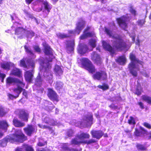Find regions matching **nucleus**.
<instances>
[{
  "mask_svg": "<svg viewBox=\"0 0 151 151\" xmlns=\"http://www.w3.org/2000/svg\"><path fill=\"white\" fill-rule=\"evenodd\" d=\"M129 58L131 61L129 66L130 72L132 76H137V71L139 70L138 64L140 63V62L132 53L130 54Z\"/></svg>",
  "mask_w": 151,
  "mask_h": 151,
  "instance_id": "20e7f679",
  "label": "nucleus"
},
{
  "mask_svg": "<svg viewBox=\"0 0 151 151\" xmlns=\"http://www.w3.org/2000/svg\"><path fill=\"white\" fill-rule=\"evenodd\" d=\"M105 31L107 35L113 39V47L119 50H128L127 45L118 35L114 34L113 32L106 28Z\"/></svg>",
  "mask_w": 151,
  "mask_h": 151,
  "instance_id": "7ed1b4c3",
  "label": "nucleus"
},
{
  "mask_svg": "<svg viewBox=\"0 0 151 151\" xmlns=\"http://www.w3.org/2000/svg\"><path fill=\"white\" fill-rule=\"evenodd\" d=\"M49 150L48 149H46L45 148H42V149L40 150L39 149H37L36 151H48Z\"/></svg>",
  "mask_w": 151,
  "mask_h": 151,
  "instance_id": "774afa93",
  "label": "nucleus"
},
{
  "mask_svg": "<svg viewBox=\"0 0 151 151\" xmlns=\"http://www.w3.org/2000/svg\"><path fill=\"white\" fill-rule=\"evenodd\" d=\"M81 144H83V140L78 141L77 138L73 139L70 142V144L74 145H80Z\"/></svg>",
  "mask_w": 151,
  "mask_h": 151,
  "instance_id": "c756f323",
  "label": "nucleus"
},
{
  "mask_svg": "<svg viewBox=\"0 0 151 151\" xmlns=\"http://www.w3.org/2000/svg\"><path fill=\"white\" fill-rule=\"evenodd\" d=\"M130 12L133 14L134 15L136 14V11L133 9L132 7H130Z\"/></svg>",
  "mask_w": 151,
  "mask_h": 151,
  "instance_id": "69168bd1",
  "label": "nucleus"
},
{
  "mask_svg": "<svg viewBox=\"0 0 151 151\" xmlns=\"http://www.w3.org/2000/svg\"><path fill=\"white\" fill-rule=\"evenodd\" d=\"M142 101H145L149 104L151 105V97L147 95H143L142 96Z\"/></svg>",
  "mask_w": 151,
  "mask_h": 151,
  "instance_id": "c85d7f7f",
  "label": "nucleus"
},
{
  "mask_svg": "<svg viewBox=\"0 0 151 151\" xmlns=\"http://www.w3.org/2000/svg\"><path fill=\"white\" fill-rule=\"evenodd\" d=\"M96 38L91 40L89 42L90 45L92 47H94L96 46Z\"/></svg>",
  "mask_w": 151,
  "mask_h": 151,
  "instance_id": "c03bdc74",
  "label": "nucleus"
},
{
  "mask_svg": "<svg viewBox=\"0 0 151 151\" xmlns=\"http://www.w3.org/2000/svg\"><path fill=\"white\" fill-rule=\"evenodd\" d=\"M33 76H25V79L28 83H31L33 80Z\"/></svg>",
  "mask_w": 151,
  "mask_h": 151,
  "instance_id": "603ef678",
  "label": "nucleus"
},
{
  "mask_svg": "<svg viewBox=\"0 0 151 151\" xmlns=\"http://www.w3.org/2000/svg\"><path fill=\"white\" fill-rule=\"evenodd\" d=\"M127 123L129 124L133 125V127H134L136 124L134 118L132 116H130L129 117V119L128 120Z\"/></svg>",
  "mask_w": 151,
  "mask_h": 151,
  "instance_id": "f704fd0d",
  "label": "nucleus"
},
{
  "mask_svg": "<svg viewBox=\"0 0 151 151\" xmlns=\"http://www.w3.org/2000/svg\"><path fill=\"white\" fill-rule=\"evenodd\" d=\"M27 137L22 132L21 130L18 129L15 131V133L11 134L0 140V145L4 147L9 142L13 143L15 142L22 143L27 140Z\"/></svg>",
  "mask_w": 151,
  "mask_h": 151,
  "instance_id": "f03ea898",
  "label": "nucleus"
},
{
  "mask_svg": "<svg viewBox=\"0 0 151 151\" xmlns=\"http://www.w3.org/2000/svg\"><path fill=\"white\" fill-rule=\"evenodd\" d=\"M109 107L111 109H118V106H115L113 104H112L110 105Z\"/></svg>",
  "mask_w": 151,
  "mask_h": 151,
  "instance_id": "680f3d73",
  "label": "nucleus"
},
{
  "mask_svg": "<svg viewBox=\"0 0 151 151\" xmlns=\"http://www.w3.org/2000/svg\"><path fill=\"white\" fill-rule=\"evenodd\" d=\"M129 36L132 38L133 41L134 42L135 39V34L134 33H132V34H130Z\"/></svg>",
  "mask_w": 151,
  "mask_h": 151,
  "instance_id": "0e129e2a",
  "label": "nucleus"
},
{
  "mask_svg": "<svg viewBox=\"0 0 151 151\" xmlns=\"http://www.w3.org/2000/svg\"><path fill=\"white\" fill-rule=\"evenodd\" d=\"M25 35L27 37L31 38L34 35V33L32 31L26 30Z\"/></svg>",
  "mask_w": 151,
  "mask_h": 151,
  "instance_id": "a19ab883",
  "label": "nucleus"
},
{
  "mask_svg": "<svg viewBox=\"0 0 151 151\" xmlns=\"http://www.w3.org/2000/svg\"><path fill=\"white\" fill-rule=\"evenodd\" d=\"M93 76H106V74L105 72L100 70L99 71H96V75Z\"/></svg>",
  "mask_w": 151,
  "mask_h": 151,
  "instance_id": "8fccbe9b",
  "label": "nucleus"
},
{
  "mask_svg": "<svg viewBox=\"0 0 151 151\" xmlns=\"http://www.w3.org/2000/svg\"><path fill=\"white\" fill-rule=\"evenodd\" d=\"M40 2L42 3L44 6V9L46 10L47 13H46L47 15L50 12V10L52 8V5L46 1H44L43 0H38Z\"/></svg>",
  "mask_w": 151,
  "mask_h": 151,
  "instance_id": "a211bd4d",
  "label": "nucleus"
},
{
  "mask_svg": "<svg viewBox=\"0 0 151 151\" xmlns=\"http://www.w3.org/2000/svg\"><path fill=\"white\" fill-rule=\"evenodd\" d=\"M73 130L70 129L67 132V135L69 137H71L73 136Z\"/></svg>",
  "mask_w": 151,
  "mask_h": 151,
  "instance_id": "6e6d98bb",
  "label": "nucleus"
},
{
  "mask_svg": "<svg viewBox=\"0 0 151 151\" xmlns=\"http://www.w3.org/2000/svg\"><path fill=\"white\" fill-rule=\"evenodd\" d=\"M96 141L94 139H91L88 140H83V144H86L88 145L95 143Z\"/></svg>",
  "mask_w": 151,
  "mask_h": 151,
  "instance_id": "37998d69",
  "label": "nucleus"
},
{
  "mask_svg": "<svg viewBox=\"0 0 151 151\" xmlns=\"http://www.w3.org/2000/svg\"><path fill=\"white\" fill-rule=\"evenodd\" d=\"M25 150L26 151H34V150L32 146L27 145H25Z\"/></svg>",
  "mask_w": 151,
  "mask_h": 151,
  "instance_id": "3c124183",
  "label": "nucleus"
},
{
  "mask_svg": "<svg viewBox=\"0 0 151 151\" xmlns=\"http://www.w3.org/2000/svg\"><path fill=\"white\" fill-rule=\"evenodd\" d=\"M90 29L89 27L87 28L84 31L83 34L81 36L80 38L81 39H83L86 38L88 37H90L93 35L92 33L88 32V31Z\"/></svg>",
  "mask_w": 151,
  "mask_h": 151,
  "instance_id": "b1692460",
  "label": "nucleus"
},
{
  "mask_svg": "<svg viewBox=\"0 0 151 151\" xmlns=\"http://www.w3.org/2000/svg\"><path fill=\"white\" fill-rule=\"evenodd\" d=\"M44 52L47 55L49 56V59H48L47 57L46 59H44L42 58L41 59L40 65L42 69L40 70V72L39 73V76L42 75V72H44L43 76L46 75L45 73L48 72L49 69L51 68V65L50 62H51L52 59L54 58L53 56V52L50 47L47 44H45L44 45Z\"/></svg>",
  "mask_w": 151,
  "mask_h": 151,
  "instance_id": "f257e3e1",
  "label": "nucleus"
},
{
  "mask_svg": "<svg viewBox=\"0 0 151 151\" xmlns=\"http://www.w3.org/2000/svg\"><path fill=\"white\" fill-rule=\"evenodd\" d=\"M145 22V20L143 19L139 20L137 22L138 25L141 26V27H142V25L144 24Z\"/></svg>",
  "mask_w": 151,
  "mask_h": 151,
  "instance_id": "bf43d9fd",
  "label": "nucleus"
},
{
  "mask_svg": "<svg viewBox=\"0 0 151 151\" xmlns=\"http://www.w3.org/2000/svg\"><path fill=\"white\" fill-rule=\"evenodd\" d=\"M86 120L88 122H90L92 124L93 123L92 122L93 120V116L92 114H90L88 115L86 117Z\"/></svg>",
  "mask_w": 151,
  "mask_h": 151,
  "instance_id": "49530a36",
  "label": "nucleus"
},
{
  "mask_svg": "<svg viewBox=\"0 0 151 151\" xmlns=\"http://www.w3.org/2000/svg\"><path fill=\"white\" fill-rule=\"evenodd\" d=\"M65 43L67 52L69 53H71L74 50V41L73 40L67 41Z\"/></svg>",
  "mask_w": 151,
  "mask_h": 151,
  "instance_id": "2eb2a0df",
  "label": "nucleus"
},
{
  "mask_svg": "<svg viewBox=\"0 0 151 151\" xmlns=\"http://www.w3.org/2000/svg\"><path fill=\"white\" fill-rule=\"evenodd\" d=\"M80 61L83 67L89 72L93 74L95 73L96 70L95 68L89 60L86 58H83L81 59Z\"/></svg>",
  "mask_w": 151,
  "mask_h": 151,
  "instance_id": "39448f33",
  "label": "nucleus"
},
{
  "mask_svg": "<svg viewBox=\"0 0 151 151\" xmlns=\"http://www.w3.org/2000/svg\"><path fill=\"white\" fill-rule=\"evenodd\" d=\"M26 30L23 29L22 27H18L15 30V34L19 35V34H22L25 35Z\"/></svg>",
  "mask_w": 151,
  "mask_h": 151,
  "instance_id": "7c9ffc66",
  "label": "nucleus"
},
{
  "mask_svg": "<svg viewBox=\"0 0 151 151\" xmlns=\"http://www.w3.org/2000/svg\"><path fill=\"white\" fill-rule=\"evenodd\" d=\"M7 113L6 111H5L3 107L0 106V116H4L7 114Z\"/></svg>",
  "mask_w": 151,
  "mask_h": 151,
  "instance_id": "de8ad7c7",
  "label": "nucleus"
},
{
  "mask_svg": "<svg viewBox=\"0 0 151 151\" xmlns=\"http://www.w3.org/2000/svg\"><path fill=\"white\" fill-rule=\"evenodd\" d=\"M117 20L120 27L125 30L127 27V22L128 20V19L126 17L123 16L117 19Z\"/></svg>",
  "mask_w": 151,
  "mask_h": 151,
  "instance_id": "ddd939ff",
  "label": "nucleus"
},
{
  "mask_svg": "<svg viewBox=\"0 0 151 151\" xmlns=\"http://www.w3.org/2000/svg\"><path fill=\"white\" fill-rule=\"evenodd\" d=\"M63 83L61 82H57L55 86V88L57 90H60L63 87Z\"/></svg>",
  "mask_w": 151,
  "mask_h": 151,
  "instance_id": "4c0bfd02",
  "label": "nucleus"
},
{
  "mask_svg": "<svg viewBox=\"0 0 151 151\" xmlns=\"http://www.w3.org/2000/svg\"><path fill=\"white\" fill-rule=\"evenodd\" d=\"M24 48L26 51L30 55L31 57H32V58L34 59L35 58L36 56L27 46L25 45L24 46Z\"/></svg>",
  "mask_w": 151,
  "mask_h": 151,
  "instance_id": "72a5a7b5",
  "label": "nucleus"
},
{
  "mask_svg": "<svg viewBox=\"0 0 151 151\" xmlns=\"http://www.w3.org/2000/svg\"><path fill=\"white\" fill-rule=\"evenodd\" d=\"M103 45L104 48L106 50L110 52L111 53L114 54V49L109 44L105 41H103Z\"/></svg>",
  "mask_w": 151,
  "mask_h": 151,
  "instance_id": "412c9836",
  "label": "nucleus"
},
{
  "mask_svg": "<svg viewBox=\"0 0 151 151\" xmlns=\"http://www.w3.org/2000/svg\"><path fill=\"white\" fill-rule=\"evenodd\" d=\"M38 126L39 127L42 129H48L50 131L51 133H52L54 132V131L52 129V127H50L49 126L45 125H41L40 124H38Z\"/></svg>",
  "mask_w": 151,
  "mask_h": 151,
  "instance_id": "e433bc0d",
  "label": "nucleus"
},
{
  "mask_svg": "<svg viewBox=\"0 0 151 151\" xmlns=\"http://www.w3.org/2000/svg\"><path fill=\"white\" fill-rule=\"evenodd\" d=\"M137 103L141 109H142L145 108L144 104L142 102L139 101L137 102Z\"/></svg>",
  "mask_w": 151,
  "mask_h": 151,
  "instance_id": "052dcab7",
  "label": "nucleus"
},
{
  "mask_svg": "<svg viewBox=\"0 0 151 151\" xmlns=\"http://www.w3.org/2000/svg\"><path fill=\"white\" fill-rule=\"evenodd\" d=\"M97 87L100 89H102L103 91L107 90L109 88V86L108 85L105 83H103L102 85H99Z\"/></svg>",
  "mask_w": 151,
  "mask_h": 151,
  "instance_id": "ea45409f",
  "label": "nucleus"
},
{
  "mask_svg": "<svg viewBox=\"0 0 151 151\" xmlns=\"http://www.w3.org/2000/svg\"><path fill=\"white\" fill-rule=\"evenodd\" d=\"M57 37L60 39H63L68 37L67 35L64 33H58L57 34Z\"/></svg>",
  "mask_w": 151,
  "mask_h": 151,
  "instance_id": "a18cd8bd",
  "label": "nucleus"
},
{
  "mask_svg": "<svg viewBox=\"0 0 151 151\" xmlns=\"http://www.w3.org/2000/svg\"><path fill=\"white\" fill-rule=\"evenodd\" d=\"M94 79L98 80L104 81L107 79L106 76H93Z\"/></svg>",
  "mask_w": 151,
  "mask_h": 151,
  "instance_id": "79ce46f5",
  "label": "nucleus"
},
{
  "mask_svg": "<svg viewBox=\"0 0 151 151\" xmlns=\"http://www.w3.org/2000/svg\"><path fill=\"white\" fill-rule=\"evenodd\" d=\"M24 87H23L21 85H18V86L17 87V88H18V89H19V88H21V92H22V91H23L22 93L23 95L24 96L26 97H27V93L25 89H23V88Z\"/></svg>",
  "mask_w": 151,
  "mask_h": 151,
  "instance_id": "09e8293b",
  "label": "nucleus"
},
{
  "mask_svg": "<svg viewBox=\"0 0 151 151\" xmlns=\"http://www.w3.org/2000/svg\"><path fill=\"white\" fill-rule=\"evenodd\" d=\"M91 58L92 60L97 65L100 64L101 63V58L100 55L96 52H94L91 55Z\"/></svg>",
  "mask_w": 151,
  "mask_h": 151,
  "instance_id": "dca6fc26",
  "label": "nucleus"
},
{
  "mask_svg": "<svg viewBox=\"0 0 151 151\" xmlns=\"http://www.w3.org/2000/svg\"><path fill=\"white\" fill-rule=\"evenodd\" d=\"M13 124L16 127H21L25 125V124L19 120L17 118H14L13 120Z\"/></svg>",
  "mask_w": 151,
  "mask_h": 151,
  "instance_id": "aec40b11",
  "label": "nucleus"
},
{
  "mask_svg": "<svg viewBox=\"0 0 151 151\" xmlns=\"http://www.w3.org/2000/svg\"><path fill=\"white\" fill-rule=\"evenodd\" d=\"M34 71L33 70H30L26 71L24 76H33Z\"/></svg>",
  "mask_w": 151,
  "mask_h": 151,
  "instance_id": "5fc2aeb1",
  "label": "nucleus"
},
{
  "mask_svg": "<svg viewBox=\"0 0 151 151\" xmlns=\"http://www.w3.org/2000/svg\"><path fill=\"white\" fill-rule=\"evenodd\" d=\"M25 133L28 136H31L32 134L36 133L37 130L36 127L31 124H28L23 128Z\"/></svg>",
  "mask_w": 151,
  "mask_h": 151,
  "instance_id": "6e6552de",
  "label": "nucleus"
},
{
  "mask_svg": "<svg viewBox=\"0 0 151 151\" xmlns=\"http://www.w3.org/2000/svg\"><path fill=\"white\" fill-rule=\"evenodd\" d=\"M22 78L21 80L17 78H14L9 76L6 79V83H7L11 84H17V87L18 85H21L23 87H24L25 86V83L23 82V80L22 78V76H19Z\"/></svg>",
  "mask_w": 151,
  "mask_h": 151,
  "instance_id": "0eeeda50",
  "label": "nucleus"
},
{
  "mask_svg": "<svg viewBox=\"0 0 151 151\" xmlns=\"http://www.w3.org/2000/svg\"><path fill=\"white\" fill-rule=\"evenodd\" d=\"M9 126V125L6 120L0 121V129L6 131Z\"/></svg>",
  "mask_w": 151,
  "mask_h": 151,
  "instance_id": "4be33fe9",
  "label": "nucleus"
},
{
  "mask_svg": "<svg viewBox=\"0 0 151 151\" xmlns=\"http://www.w3.org/2000/svg\"><path fill=\"white\" fill-rule=\"evenodd\" d=\"M47 144V142L46 141L43 142L39 141L37 143V145L39 147L44 146Z\"/></svg>",
  "mask_w": 151,
  "mask_h": 151,
  "instance_id": "864d4df0",
  "label": "nucleus"
},
{
  "mask_svg": "<svg viewBox=\"0 0 151 151\" xmlns=\"http://www.w3.org/2000/svg\"><path fill=\"white\" fill-rule=\"evenodd\" d=\"M21 90L22 89L21 88H19V89L18 88H14L13 89V91L16 93H17V94L16 96H14L11 94L8 93L7 94V96L9 97V98L11 100H12L14 99H16V98L18 97L21 93Z\"/></svg>",
  "mask_w": 151,
  "mask_h": 151,
  "instance_id": "f3484780",
  "label": "nucleus"
},
{
  "mask_svg": "<svg viewBox=\"0 0 151 151\" xmlns=\"http://www.w3.org/2000/svg\"><path fill=\"white\" fill-rule=\"evenodd\" d=\"M34 50L37 52H40V49L38 46H35L34 47Z\"/></svg>",
  "mask_w": 151,
  "mask_h": 151,
  "instance_id": "e2e57ef3",
  "label": "nucleus"
},
{
  "mask_svg": "<svg viewBox=\"0 0 151 151\" xmlns=\"http://www.w3.org/2000/svg\"><path fill=\"white\" fill-rule=\"evenodd\" d=\"M85 24L84 21L82 19H81L76 24V27L75 30H70L68 31L69 33L72 34L77 33L78 35L84 27Z\"/></svg>",
  "mask_w": 151,
  "mask_h": 151,
  "instance_id": "423d86ee",
  "label": "nucleus"
},
{
  "mask_svg": "<svg viewBox=\"0 0 151 151\" xmlns=\"http://www.w3.org/2000/svg\"><path fill=\"white\" fill-rule=\"evenodd\" d=\"M142 125L145 127L149 129H151V125L149 124V123L147 122H144Z\"/></svg>",
  "mask_w": 151,
  "mask_h": 151,
  "instance_id": "13d9d810",
  "label": "nucleus"
},
{
  "mask_svg": "<svg viewBox=\"0 0 151 151\" xmlns=\"http://www.w3.org/2000/svg\"><path fill=\"white\" fill-rule=\"evenodd\" d=\"M91 134L93 138L99 139L104 135V132L102 130H93L91 131Z\"/></svg>",
  "mask_w": 151,
  "mask_h": 151,
  "instance_id": "f8f14e48",
  "label": "nucleus"
},
{
  "mask_svg": "<svg viewBox=\"0 0 151 151\" xmlns=\"http://www.w3.org/2000/svg\"><path fill=\"white\" fill-rule=\"evenodd\" d=\"M52 119L48 116H46L42 119V122L43 123L49 124L51 123Z\"/></svg>",
  "mask_w": 151,
  "mask_h": 151,
  "instance_id": "58836bf2",
  "label": "nucleus"
},
{
  "mask_svg": "<svg viewBox=\"0 0 151 151\" xmlns=\"http://www.w3.org/2000/svg\"><path fill=\"white\" fill-rule=\"evenodd\" d=\"M69 148L65 144L62 147V151H68Z\"/></svg>",
  "mask_w": 151,
  "mask_h": 151,
  "instance_id": "4d7b16f0",
  "label": "nucleus"
},
{
  "mask_svg": "<svg viewBox=\"0 0 151 151\" xmlns=\"http://www.w3.org/2000/svg\"><path fill=\"white\" fill-rule=\"evenodd\" d=\"M18 116L20 119L27 122L28 121L29 113L26 110L21 109L19 111Z\"/></svg>",
  "mask_w": 151,
  "mask_h": 151,
  "instance_id": "9b49d317",
  "label": "nucleus"
},
{
  "mask_svg": "<svg viewBox=\"0 0 151 151\" xmlns=\"http://www.w3.org/2000/svg\"><path fill=\"white\" fill-rule=\"evenodd\" d=\"M88 49L86 45L84 44H81L79 45L78 50L80 54H83L86 52Z\"/></svg>",
  "mask_w": 151,
  "mask_h": 151,
  "instance_id": "6ab92c4d",
  "label": "nucleus"
},
{
  "mask_svg": "<svg viewBox=\"0 0 151 151\" xmlns=\"http://www.w3.org/2000/svg\"><path fill=\"white\" fill-rule=\"evenodd\" d=\"M22 73V71L20 69L17 68L14 69L11 74L14 76H20Z\"/></svg>",
  "mask_w": 151,
  "mask_h": 151,
  "instance_id": "473e14b6",
  "label": "nucleus"
},
{
  "mask_svg": "<svg viewBox=\"0 0 151 151\" xmlns=\"http://www.w3.org/2000/svg\"><path fill=\"white\" fill-rule=\"evenodd\" d=\"M47 95L50 99L53 101H56L58 102L59 101L58 96L52 88L48 89Z\"/></svg>",
  "mask_w": 151,
  "mask_h": 151,
  "instance_id": "1a4fd4ad",
  "label": "nucleus"
},
{
  "mask_svg": "<svg viewBox=\"0 0 151 151\" xmlns=\"http://www.w3.org/2000/svg\"><path fill=\"white\" fill-rule=\"evenodd\" d=\"M116 61L119 64L124 65L126 62V59L124 55H123L118 58Z\"/></svg>",
  "mask_w": 151,
  "mask_h": 151,
  "instance_id": "a878e982",
  "label": "nucleus"
},
{
  "mask_svg": "<svg viewBox=\"0 0 151 151\" xmlns=\"http://www.w3.org/2000/svg\"><path fill=\"white\" fill-rule=\"evenodd\" d=\"M139 128L140 131L137 128L135 129L134 134L136 136L142 137L145 134H147V131L146 129L142 127H140Z\"/></svg>",
  "mask_w": 151,
  "mask_h": 151,
  "instance_id": "4468645a",
  "label": "nucleus"
},
{
  "mask_svg": "<svg viewBox=\"0 0 151 151\" xmlns=\"http://www.w3.org/2000/svg\"><path fill=\"white\" fill-rule=\"evenodd\" d=\"M77 137L81 140L85 139H89L90 137V135L88 133L82 132L80 134L77 136Z\"/></svg>",
  "mask_w": 151,
  "mask_h": 151,
  "instance_id": "5701e85b",
  "label": "nucleus"
},
{
  "mask_svg": "<svg viewBox=\"0 0 151 151\" xmlns=\"http://www.w3.org/2000/svg\"><path fill=\"white\" fill-rule=\"evenodd\" d=\"M24 12L25 15L26 16L27 18H31L33 20H35L37 23V20L33 16L32 14H30L26 10L24 11Z\"/></svg>",
  "mask_w": 151,
  "mask_h": 151,
  "instance_id": "c9c22d12",
  "label": "nucleus"
},
{
  "mask_svg": "<svg viewBox=\"0 0 151 151\" xmlns=\"http://www.w3.org/2000/svg\"><path fill=\"white\" fill-rule=\"evenodd\" d=\"M136 147L139 151H145L147 150L146 147L142 144L137 143L136 144Z\"/></svg>",
  "mask_w": 151,
  "mask_h": 151,
  "instance_id": "2f4dec72",
  "label": "nucleus"
},
{
  "mask_svg": "<svg viewBox=\"0 0 151 151\" xmlns=\"http://www.w3.org/2000/svg\"><path fill=\"white\" fill-rule=\"evenodd\" d=\"M14 151H23V150L22 148L17 147L15 149Z\"/></svg>",
  "mask_w": 151,
  "mask_h": 151,
  "instance_id": "338daca9",
  "label": "nucleus"
},
{
  "mask_svg": "<svg viewBox=\"0 0 151 151\" xmlns=\"http://www.w3.org/2000/svg\"><path fill=\"white\" fill-rule=\"evenodd\" d=\"M143 91V88L141 87L140 84H138L135 89V91L134 92L135 94L137 95V96H139L142 93Z\"/></svg>",
  "mask_w": 151,
  "mask_h": 151,
  "instance_id": "393cba45",
  "label": "nucleus"
},
{
  "mask_svg": "<svg viewBox=\"0 0 151 151\" xmlns=\"http://www.w3.org/2000/svg\"><path fill=\"white\" fill-rule=\"evenodd\" d=\"M55 74L57 75H61L62 74L63 71L61 68L58 65H56L54 69Z\"/></svg>",
  "mask_w": 151,
  "mask_h": 151,
  "instance_id": "cd10ccee",
  "label": "nucleus"
},
{
  "mask_svg": "<svg viewBox=\"0 0 151 151\" xmlns=\"http://www.w3.org/2000/svg\"><path fill=\"white\" fill-rule=\"evenodd\" d=\"M25 61H27L29 66L33 68L35 66V61L34 59H29L27 58H24L20 61V65L24 68H26L27 66L26 64Z\"/></svg>",
  "mask_w": 151,
  "mask_h": 151,
  "instance_id": "9d476101",
  "label": "nucleus"
},
{
  "mask_svg": "<svg viewBox=\"0 0 151 151\" xmlns=\"http://www.w3.org/2000/svg\"><path fill=\"white\" fill-rule=\"evenodd\" d=\"M14 67V64L11 62L4 63L1 64V67L4 69L8 70L10 67Z\"/></svg>",
  "mask_w": 151,
  "mask_h": 151,
  "instance_id": "bb28decb",
  "label": "nucleus"
}]
</instances>
